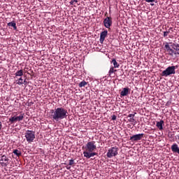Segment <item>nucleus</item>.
Listing matches in <instances>:
<instances>
[{"mask_svg":"<svg viewBox=\"0 0 179 179\" xmlns=\"http://www.w3.org/2000/svg\"><path fill=\"white\" fill-rule=\"evenodd\" d=\"M50 112V118L52 120V121H55L56 122L61 121V120H64V118L68 117V110L63 107L51 110Z\"/></svg>","mask_w":179,"mask_h":179,"instance_id":"1","label":"nucleus"},{"mask_svg":"<svg viewBox=\"0 0 179 179\" xmlns=\"http://www.w3.org/2000/svg\"><path fill=\"white\" fill-rule=\"evenodd\" d=\"M85 149V151L83 152V155L84 157H86V159H90V157L97 156V152H94V151L97 150L96 141H89L87 143Z\"/></svg>","mask_w":179,"mask_h":179,"instance_id":"2","label":"nucleus"},{"mask_svg":"<svg viewBox=\"0 0 179 179\" xmlns=\"http://www.w3.org/2000/svg\"><path fill=\"white\" fill-rule=\"evenodd\" d=\"M165 48L169 53V55L173 57V55H179V44L178 43H173L171 45L172 48H170V45L169 43H166Z\"/></svg>","mask_w":179,"mask_h":179,"instance_id":"3","label":"nucleus"},{"mask_svg":"<svg viewBox=\"0 0 179 179\" xmlns=\"http://www.w3.org/2000/svg\"><path fill=\"white\" fill-rule=\"evenodd\" d=\"M178 68V66H171L167 67L162 71V75L163 76H170V75H176V70Z\"/></svg>","mask_w":179,"mask_h":179,"instance_id":"4","label":"nucleus"},{"mask_svg":"<svg viewBox=\"0 0 179 179\" xmlns=\"http://www.w3.org/2000/svg\"><path fill=\"white\" fill-rule=\"evenodd\" d=\"M25 138L28 143L34 142V139H36V132L31 130H27L25 132Z\"/></svg>","mask_w":179,"mask_h":179,"instance_id":"5","label":"nucleus"},{"mask_svg":"<svg viewBox=\"0 0 179 179\" xmlns=\"http://www.w3.org/2000/svg\"><path fill=\"white\" fill-rule=\"evenodd\" d=\"M118 155V148L117 146L110 148L106 154L107 157L111 159V157H115Z\"/></svg>","mask_w":179,"mask_h":179,"instance_id":"6","label":"nucleus"},{"mask_svg":"<svg viewBox=\"0 0 179 179\" xmlns=\"http://www.w3.org/2000/svg\"><path fill=\"white\" fill-rule=\"evenodd\" d=\"M9 163H10L9 157L6 155L0 157V166H1V167H8V166H9Z\"/></svg>","mask_w":179,"mask_h":179,"instance_id":"7","label":"nucleus"},{"mask_svg":"<svg viewBox=\"0 0 179 179\" xmlns=\"http://www.w3.org/2000/svg\"><path fill=\"white\" fill-rule=\"evenodd\" d=\"M103 25L106 29H110L113 26V19L110 17H106L103 20Z\"/></svg>","mask_w":179,"mask_h":179,"instance_id":"8","label":"nucleus"},{"mask_svg":"<svg viewBox=\"0 0 179 179\" xmlns=\"http://www.w3.org/2000/svg\"><path fill=\"white\" fill-rule=\"evenodd\" d=\"M23 118H24V113H22L19 116L11 117L9 119V121L11 122V124H13V122H16V121H23Z\"/></svg>","mask_w":179,"mask_h":179,"instance_id":"9","label":"nucleus"},{"mask_svg":"<svg viewBox=\"0 0 179 179\" xmlns=\"http://www.w3.org/2000/svg\"><path fill=\"white\" fill-rule=\"evenodd\" d=\"M144 135L145 134H138L134 135L130 137V141H131V142H136L138 141H141V139L143 138Z\"/></svg>","mask_w":179,"mask_h":179,"instance_id":"10","label":"nucleus"},{"mask_svg":"<svg viewBox=\"0 0 179 179\" xmlns=\"http://www.w3.org/2000/svg\"><path fill=\"white\" fill-rule=\"evenodd\" d=\"M107 34H108V31H107V30H105L101 33L99 39L101 44H103L104 43V40H106Z\"/></svg>","mask_w":179,"mask_h":179,"instance_id":"11","label":"nucleus"},{"mask_svg":"<svg viewBox=\"0 0 179 179\" xmlns=\"http://www.w3.org/2000/svg\"><path fill=\"white\" fill-rule=\"evenodd\" d=\"M129 93V88L124 87L122 89V92H120V97H125V96H128Z\"/></svg>","mask_w":179,"mask_h":179,"instance_id":"12","label":"nucleus"},{"mask_svg":"<svg viewBox=\"0 0 179 179\" xmlns=\"http://www.w3.org/2000/svg\"><path fill=\"white\" fill-rule=\"evenodd\" d=\"M7 26H8V27H13L14 30H17V27H16V22H15V21L8 22Z\"/></svg>","mask_w":179,"mask_h":179,"instance_id":"13","label":"nucleus"},{"mask_svg":"<svg viewBox=\"0 0 179 179\" xmlns=\"http://www.w3.org/2000/svg\"><path fill=\"white\" fill-rule=\"evenodd\" d=\"M164 124V121L160 120L159 122H157V127L162 131L163 129V125Z\"/></svg>","mask_w":179,"mask_h":179,"instance_id":"14","label":"nucleus"},{"mask_svg":"<svg viewBox=\"0 0 179 179\" xmlns=\"http://www.w3.org/2000/svg\"><path fill=\"white\" fill-rule=\"evenodd\" d=\"M13 153H14L15 156H17V157H20V156H22V151L19 150H14Z\"/></svg>","mask_w":179,"mask_h":179,"instance_id":"15","label":"nucleus"},{"mask_svg":"<svg viewBox=\"0 0 179 179\" xmlns=\"http://www.w3.org/2000/svg\"><path fill=\"white\" fill-rule=\"evenodd\" d=\"M112 63H113V68H120V64L117 62V60L115 59H113L112 60Z\"/></svg>","mask_w":179,"mask_h":179,"instance_id":"16","label":"nucleus"},{"mask_svg":"<svg viewBox=\"0 0 179 179\" xmlns=\"http://www.w3.org/2000/svg\"><path fill=\"white\" fill-rule=\"evenodd\" d=\"M17 85H19V86H22L23 85V78L20 77L18 80H16Z\"/></svg>","mask_w":179,"mask_h":179,"instance_id":"17","label":"nucleus"},{"mask_svg":"<svg viewBox=\"0 0 179 179\" xmlns=\"http://www.w3.org/2000/svg\"><path fill=\"white\" fill-rule=\"evenodd\" d=\"M114 68H115L114 66L110 67L109 72H108V74L110 76H111L112 73L117 72V70L114 69Z\"/></svg>","mask_w":179,"mask_h":179,"instance_id":"18","label":"nucleus"},{"mask_svg":"<svg viewBox=\"0 0 179 179\" xmlns=\"http://www.w3.org/2000/svg\"><path fill=\"white\" fill-rule=\"evenodd\" d=\"M86 85H87V83L86 81L83 80L79 83L78 86H79V87H85L86 86Z\"/></svg>","mask_w":179,"mask_h":179,"instance_id":"19","label":"nucleus"},{"mask_svg":"<svg viewBox=\"0 0 179 179\" xmlns=\"http://www.w3.org/2000/svg\"><path fill=\"white\" fill-rule=\"evenodd\" d=\"M15 76H23V70H20L16 71V73H15Z\"/></svg>","mask_w":179,"mask_h":179,"instance_id":"20","label":"nucleus"},{"mask_svg":"<svg viewBox=\"0 0 179 179\" xmlns=\"http://www.w3.org/2000/svg\"><path fill=\"white\" fill-rule=\"evenodd\" d=\"M69 3L70 5H75V3H78V0H71Z\"/></svg>","mask_w":179,"mask_h":179,"instance_id":"21","label":"nucleus"},{"mask_svg":"<svg viewBox=\"0 0 179 179\" xmlns=\"http://www.w3.org/2000/svg\"><path fill=\"white\" fill-rule=\"evenodd\" d=\"M170 34V30L164 32V37H167Z\"/></svg>","mask_w":179,"mask_h":179,"instance_id":"22","label":"nucleus"},{"mask_svg":"<svg viewBox=\"0 0 179 179\" xmlns=\"http://www.w3.org/2000/svg\"><path fill=\"white\" fill-rule=\"evenodd\" d=\"M69 166H73V164H75V161L73 159L69 160Z\"/></svg>","mask_w":179,"mask_h":179,"instance_id":"23","label":"nucleus"},{"mask_svg":"<svg viewBox=\"0 0 179 179\" xmlns=\"http://www.w3.org/2000/svg\"><path fill=\"white\" fill-rule=\"evenodd\" d=\"M145 2H148V3H153L156 0H144Z\"/></svg>","mask_w":179,"mask_h":179,"instance_id":"24","label":"nucleus"},{"mask_svg":"<svg viewBox=\"0 0 179 179\" xmlns=\"http://www.w3.org/2000/svg\"><path fill=\"white\" fill-rule=\"evenodd\" d=\"M117 120V116L115 115H112V120L115 121Z\"/></svg>","mask_w":179,"mask_h":179,"instance_id":"25","label":"nucleus"},{"mask_svg":"<svg viewBox=\"0 0 179 179\" xmlns=\"http://www.w3.org/2000/svg\"><path fill=\"white\" fill-rule=\"evenodd\" d=\"M128 117H129V118H134V117H135V114H129V115H128Z\"/></svg>","mask_w":179,"mask_h":179,"instance_id":"26","label":"nucleus"},{"mask_svg":"<svg viewBox=\"0 0 179 179\" xmlns=\"http://www.w3.org/2000/svg\"><path fill=\"white\" fill-rule=\"evenodd\" d=\"M129 122H135V120L134 117H131L129 120Z\"/></svg>","mask_w":179,"mask_h":179,"instance_id":"27","label":"nucleus"},{"mask_svg":"<svg viewBox=\"0 0 179 179\" xmlns=\"http://www.w3.org/2000/svg\"><path fill=\"white\" fill-rule=\"evenodd\" d=\"M171 104V101H167L166 106H170Z\"/></svg>","mask_w":179,"mask_h":179,"instance_id":"28","label":"nucleus"},{"mask_svg":"<svg viewBox=\"0 0 179 179\" xmlns=\"http://www.w3.org/2000/svg\"><path fill=\"white\" fill-rule=\"evenodd\" d=\"M0 131H2V122L0 121Z\"/></svg>","mask_w":179,"mask_h":179,"instance_id":"29","label":"nucleus"},{"mask_svg":"<svg viewBox=\"0 0 179 179\" xmlns=\"http://www.w3.org/2000/svg\"><path fill=\"white\" fill-rule=\"evenodd\" d=\"M66 169H67V170H71V166H66Z\"/></svg>","mask_w":179,"mask_h":179,"instance_id":"30","label":"nucleus"},{"mask_svg":"<svg viewBox=\"0 0 179 179\" xmlns=\"http://www.w3.org/2000/svg\"><path fill=\"white\" fill-rule=\"evenodd\" d=\"M23 83H27V81H26V79L24 80Z\"/></svg>","mask_w":179,"mask_h":179,"instance_id":"31","label":"nucleus"},{"mask_svg":"<svg viewBox=\"0 0 179 179\" xmlns=\"http://www.w3.org/2000/svg\"><path fill=\"white\" fill-rule=\"evenodd\" d=\"M178 139H179V134L178 135Z\"/></svg>","mask_w":179,"mask_h":179,"instance_id":"32","label":"nucleus"},{"mask_svg":"<svg viewBox=\"0 0 179 179\" xmlns=\"http://www.w3.org/2000/svg\"><path fill=\"white\" fill-rule=\"evenodd\" d=\"M153 5H154L153 3H151V6H153Z\"/></svg>","mask_w":179,"mask_h":179,"instance_id":"33","label":"nucleus"},{"mask_svg":"<svg viewBox=\"0 0 179 179\" xmlns=\"http://www.w3.org/2000/svg\"><path fill=\"white\" fill-rule=\"evenodd\" d=\"M178 143H179V142H178Z\"/></svg>","mask_w":179,"mask_h":179,"instance_id":"34","label":"nucleus"}]
</instances>
